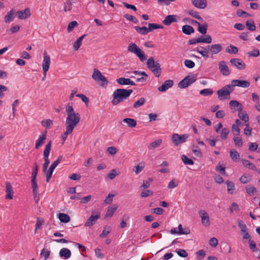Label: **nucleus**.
<instances>
[{
  "mask_svg": "<svg viewBox=\"0 0 260 260\" xmlns=\"http://www.w3.org/2000/svg\"><path fill=\"white\" fill-rule=\"evenodd\" d=\"M86 34L82 35V36L79 37L74 43L73 45V48L75 51H77L79 49V48L82 45V40L85 37V36H86Z\"/></svg>",
  "mask_w": 260,
  "mask_h": 260,
  "instance_id": "32",
  "label": "nucleus"
},
{
  "mask_svg": "<svg viewBox=\"0 0 260 260\" xmlns=\"http://www.w3.org/2000/svg\"><path fill=\"white\" fill-rule=\"evenodd\" d=\"M233 140L236 147H241L243 146V142L241 138L239 137H234Z\"/></svg>",
  "mask_w": 260,
  "mask_h": 260,
  "instance_id": "49",
  "label": "nucleus"
},
{
  "mask_svg": "<svg viewBox=\"0 0 260 260\" xmlns=\"http://www.w3.org/2000/svg\"><path fill=\"white\" fill-rule=\"evenodd\" d=\"M17 17L21 20L25 19L30 16L31 13L28 8H26L23 11H18L16 13Z\"/></svg>",
  "mask_w": 260,
  "mask_h": 260,
  "instance_id": "18",
  "label": "nucleus"
},
{
  "mask_svg": "<svg viewBox=\"0 0 260 260\" xmlns=\"http://www.w3.org/2000/svg\"><path fill=\"white\" fill-rule=\"evenodd\" d=\"M230 130L228 127H224L221 129L219 132L220 137L223 139L225 140L227 138L229 134L230 133Z\"/></svg>",
  "mask_w": 260,
  "mask_h": 260,
  "instance_id": "39",
  "label": "nucleus"
},
{
  "mask_svg": "<svg viewBox=\"0 0 260 260\" xmlns=\"http://www.w3.org/2000/svg\"><path fill=\"white\" fill-rule=\"evenodd\" d=\"M188 14L191 16L192 17L199 20H202V18L199 15L198 12L193 11V10H190L188 12Z\"/></svg>",
  "mask_w": 260,
  "mask_h": 260,
  "instance_id": "57",
  "label": "nucleus"
},
{
  "mask_svg": "<svg viewBox=\"0 0 260 260\" xmlns=\"http://www.w3.org/2000/svg\"><path fill=\"white\" fill-rule=\"evenodd\" d=\"M246 192L250 195L253 196L255 193L257 192V190L255 187L251 186L250 185L246 186L245 187Z\"/></svg>",
  "mask_w": 260,
  "mask_h": 260,
  "instance_id": "48",
  "label": "nucleus"
},
{
  "mask_svg": "<svg viewBox=\"0 0 260 260\" xmlns=\"http://www.w3.org/2000/svg\"><path fill=\"white\" fill-rule=\"evenodd\" d=\"M218 67L219 71L222 75L227 76L230 74V70L225 61L223 60L220 61L218 63Z\"/></svg>",
  "mask_w": 260,
  "mask_h": 260,
  "instance_id": "14",
  "label": "nucleus"
},
{
  "mask_svg": "<svg viewBox=\"0 0 260 260\" xmlns=\"http://www.w3.org/2000/svg\"><path fill=\"white\" fill-rule=\"evenodd\" d=\"M184 63L185 66L189 69L193 68L195 66L194 62L189 59H185Z\"/></svg>",
  "mask_w": 260,
  "mask_h": 260,
  "instance_id": "63",
  "label": "nucleus"
},
{
  "mask_svg": "<svg viewBox=\"0 0 260 260\" xmlns=\"http://www.w3.org/2000/svg\"><path fill=\"white\" fill-rule=\"evenodd\" d=\"M117 206H115L114 207H108L105 216V218L111 217L113 216L114 213L117 210Z\"/></svg>",
  "mask_w": 260,
  "mask_h": 260,
  "instance_id": "40",
  "label": "nucleus"
},
{
  "mask_svg": "<svg viewBox=\"0 0 260 260\" xmlns=\"http://www.w3.org/2000/svg\"><path fill=\"white\" fill-rule=\"evenodd\" d=\"M147 67L153 74L157 77H159L161 74L160 64L158 61H155L153 57H150L147 60Z\"/></svg>",
  "mask_w": 260,
  "mask_h": 260,
  "instance_id": "3",
  "label": "nucleus"
},
{
  "mask_svg": "<svg viewBox=\"0 0 260 260\" xmlns=\"http://www.w3.org/2000/svg\"><path fill=\"white\" fill-rule=\"evenodd\" d=\"M229 106L231 107L232 109H240V108H242L241 104L237 101L232 100L229 103Z\"/></svg>",
  "mask_w": 260,
  "mask_h": 260,
  "instance_id": "42",
  "label": "nucleus"
},
{
  "mask_svg": "<svg viewBox=\"0 0 260 260\" xmlns=\"http://www.w3.org/2000/svg\"><path fill=\"white\" fill-rule=\"evenodd\" d=\"M237 15L239 17H243L244 18H246L249 16H251L250 14L240 9L238 10L237 11Z\"/></svg>",
  "mask_w": 260,
  "mask_h": 260,
  "instance_id": "62",
  "label": "nucleus"
},
{
  "mask_svg": "<svg viewBox=\"0 0 260 260\" xmlns=\"http://www.w3.org/2000/svg\"><path fill=\"white\" fill-rule=\"evenodd\" d=\"M215 170L220 173L221 175H225L226 173L225 168L220 164H218L216 167Z\"/></svg>",
  "mask_w": 260,
  "mask_h": 260,
  "instance_id": "59",
  "label": "nucleus"
},
{
  "mask_svg": "<svg viewBox=\"0 0 260 260\" xmlns=\"http://www.w3.org/2000/svg\"><path fill=\"white\" fill-rule=\"evenodd\" d=\"M182 32L186 35H190L194 32V28L188 25H185L182 26Z\"/></svg>",
  "mask_w": 260,
  "mask_h": 260,
  "instance_id": "38",
  "label": "nucleus"
},
{
  "mask_svg": "<svg viewBox=\"0 0 260 260\" xmlns=\"http://www.w3.org/2000/svg\"><path fill=\"white\" fill-rule=\"evenodd\" d=\"M31 188L32 190V192H38V186L37 185V182L36 178H31Z\"/></svg>",
  "mask_w": 260,
  "mask_h": 260,
  "instance_id": "52",
  "label": "nucleus"
},
{
  "mask_svg": "<svg viewBox=\"0 0 260 260\" xmlns=\"http://www.w3.org/2000/svg\"><path fill=\"white\" fill-rule=\"evenodd\" d=\"M197 41L199 43H205L209 44L212 42V38L210 36L206 35L205 36V38H203V37H201L197 38Z\"/></svg>",
  "mask_w": 260,
  "mask_h": 260,
  "instance_id": "35",
  "label": "nucleus"
},
{
  "mask_svg": "<svg viewBox=\"0 0 260 260\" xmlns=\"http://www.w3.org/2000/svg\"><path fill=\"white\" fill-rule=\"evenodd\" d=\"M6 199L11 200L13 199V190L10 182L6 183Z\"/></svg>",
  "mask_w": 260,
  "mask_h": 260,
  "instance_id": "25",
  "label": "nucleus"
},
{
  "mask_svg": "<svg viewBox=\"0 0 260 260\" xmlns=\"http://www.w3.org/2000/svg\"><path fill=\"white\" fill-rule=\"evenodd\" d=\"M196 50L200 54H201L204 58H208V51L207 48L202 46H199L196 49Z\"/></svg>",
  "mask_w": 260,
  "mask_h": 260,
  "instance_id": "28",
  "label": "nucleus"
},
{
  "mask_svg": "<svg viewBox=\"0 0 260 260\" xmlns=\"http://www.w3.org/2000/svg\"><path fill=\"white\" fill-rule=\"evenodd\" d=\"M232 132L234 136H238L240 135V129L237 125L233 124L232 126Z\"/></svg>",
  "mask_w": 260,
  "mask_h": 260,
  "instance_id": "58",
  "label": "nucleus"
},
{
  "mask_svg": "<svg viewBox=\"0 0 260 260\" xmlns=\"http://www.w3.org/2000/svg\"><path fill=\"white\" fill-rule=\"evenodd\" d=\"M58 217L59 220L62 222L67 223L70 220V216L65 213H59L58 214Z\"/></svg>",
  "mask_w": 260,
  "mask_h": 260,
  "instance_id": "37",
  "label": "nucleus"
},
{
  "mask_svg": "<svg viewBox=\"0 0 260 260\" xmlns=\"http://www.w3.org/2000/svg\"><path fill=\"white\" fill-rule=\"evenodd\" d=\"M50 251L46 250L45 248H43L41 251L40 255L44 257V258H45L44 260H47V259L48 258V257L50 255Z\"/></svg>",
  "mask_w": 260,
  "mask_h": 260,
  "instance_id": "64",
  "label": "nucleus"
},
{
  "mask_svg": "<svg viewBox=\"0 0 260 260\" xmlns=\"http://www.w3.org/2000/svg\"><path fill=\"white\" fill-rule=\"evenodd\" d=\"M234 90L230 84H228L217 91L218 99L221 101L229 100L231 98L230 94Z\"/></svg>",
  "mask_w": 260,
  "mask_h": 260,
  "instance_id": "4",
  "label": "nucleus"
},
{
  "mask_svg": "<svg viewBox=\"0 0 260 260\" xmlns=\"http://www.w3.org/2000/svg\"><path fill=\"white\" fill-rule=\"evenodd\" d=\"M241 236H242L243 240H247L248 241H250L251 239V236L249 233V229L244 232H240Z\"/></svg>",
  "mask_w": 260,
  "mask_h": 260,
  "instance_id": "53",
  "label": "nucleus"
},
{
  "mask_svg": "<svg viewBox=\"0 0 260 260\" xmlns=\"http://www.w3.org/2000/svg\"><path fill=\"white\" fill-rule=\"evenodd\" d=\"M73 131V130L66 127V131L61 136V139L63 140V142H64L66 140V139L68 137V136L69 135L72 134Z\"/></svg>",
  "mask_w": 260,
  "mask_h": 260,
  "instance_id": "55",
  "label": "nucleus"
},
{
  "mask_svg": "<svg viewBox=\"0 0 260 260\" xmlns=\"http://www.w3.org/2000/svg\"><path fill=\"white\" fill-rule=\"evenodd\" d=\"M133 92L132 89H125L119 88L116 89L113 93V100L112 104L114 105H117L119 103L126 100Z\"/></svg>",
  "mask_w": 260,
  "mask_h": 260,
  "instance_id": "2",
  "label": "nucleus"
},
{
  "mask_svg": "<svg viewBox=\"0 0 260 260\" xmlns=\"http://www.w3.org/2000/svg\"><path fill=\"white\" fill-rule=\"evenodd\" d=\"M238 226L240 229V232H244V231L248 230L247 225L242 220H239L238 221Z\"/></svg>",
  "mask_w": 260,
  "mask_h": 260,
  "instance_id": "61",
  "label": "nucleus"
},
{
  "mask_svg": "<svg viewBox=\"0 0 260 260\" xmlns=\"http://www.w3.org/2000/svg\"><path fill=\"white\" fill-rule=\"evenodd\" d=\"M153 194V192L151 190H145L141 192L140 194V197L141 198H146L148 197L152 196Z\"/></svg>",
  "mask_w": 260,
  "mask_h": 260,
  "instance_id": "56",
  "label": "nucleus"
},
{
  "mask_svg": "<svg viewBox=\"0 0 260 260\" xmlns=\"http://www.w3.org/2000/svg\"><path fill=\"white\" fill-rule=\"evenodd\" d=\"M188 137V134L179 135L178 134H174L172 136L171 140L175 146H178L185 142Z\"/></svg>",
  "mask_w": 260,
  "mask_h": 260,
  "instance_id": "9",
  "label": "nucleus"
},
{
  "mask_svg": "<svg viewBox=\"0 0 260 260\" xmlns=\"http://www.w3.org/2000/svg\"><path fill=\"white\" fill-rule=\"evenodd\" d=\"M230 154V157L234 161H237L240 159V155L236 150H231Z\"/></svg>",
  "mask_w": 260,
  "mask_h": 260,
  "instance_id": "36",
  "label": "nucleus"
},
{
  "mask_svg": "<svg viewBox=\"0 0 260 260\" xmlns=\"http://www.w3.org/2000/svg\"><path fill=\"white\" fill-rule=\"evenodd\" d=\"M230 62L238 70H243L246 68V64L241 59L232 58L230 59Z\"/></svg>",
  "mask_w": 260,
  "mask_h": 260,
  "instance_id": "12",
  "label": "nucleus"
},
{
  "mask_svg": "<svg viewBox=\"0 0 260 260\" xmlns=\"http://www.w3.org/2000/svg\"><path fill=\"white\" fill-rule=\"evenodd\" d=\"M117 82L122 85H135L136 84L134 82L128 78H119L116 80Z\"/></svg>",
  "mask_w": 260,
  "mask_h": 260,
  "instance_id": "24",
  "label": "nucleus"
},
{
  "mask_svg": "<svg viewBox=\"0 0 260 260\" xmlns=\"http://www.w3.org/2000/svg\"><path fill=\"white\" fill-rule=\"evenodd\" d=\"M232 89H235V87H240L242 88H247L250 85V82L247 80H240L237 79H234L231 81L230 84Z\"/></svg>",
  "mask_w": 260,
  "mask_h": 260,
  "instance_id": "10",
  "label": "nucleus"
},
{
  "mask_svg": "<svg viewBox=\"0 0 260 260\" xmlns=\"http://www.w3.org/2000/svg\"><path fill=\"white\" fill-rule=\"evenodd\" d=\"M66 112L67 117L66 120V125L67 128L74 130V128L79 123L80 120V114L76 113L72 105H68L66 107Z\"/></svg>",
  "mask_w": 260,
  "mask_h": 260,
  "instance_id": "1",
  "label": "nucleus"
},
{
  "mask_svg": "<svg viewBox=\"0 0 260 260\" xmlns=\"http://www.w3.org/2000/svg\"><path fill=\"white\" fill-rule=\"evenodd\" d=\"M213 93V91L210 88H205L200 91V94L203 96L211 95Z\"/></svg>",
  "mask_w": 260,
  "mask_h": 260,
  "instance_id": "47",
  "label": "nucleus"
},
{
  "mask_svg": "<svg viewBox=\"0 0 260 260\" xmlns=\"http://www.w3.org/2000/svg\"><path fill=\"white\" fill-rule=\"evenodd\" d=\"M123 121L131 128L135 127L137 125L136 120L133 118H125L123 119Z\"/></svg>",
  "mask_w": 260,
  "mask_h": 260,
  "instance_id": "29",
  "label": "nucleus"
},
{
  "mask_svg": "<svg viewBox=\"0 0 260 260\" xmlns=\"http://www.w3.org/2000/svg\"><path fill=\"white\" fill-rule=\"evenodd\" d=\"M47 138V132L40 135L38 139L37 140L35 144V148L38 149L40 146H42L45 142Z\"/></svg>",
  "mask_w": 260,
  "mask_h": 260,
  "instance_id": "20",
  "label": "nucleus"
},
{
  "mask_svg": "<svg viewBox=\"0 0 260 260\" xmlns=\"http://www.w3.org/2000/svg\"><path fill=\"white\" fill-rule=\"evenodd\" d=\"M52 142L50 141L45 146V150L43 152V156L44 159V163L43 165V170L44 173H46L47 168L50 164L49 159V155L51 150Z\"/></svg>",
  "mask_w": 260,
  "mask_h": 260,
  "instance_id": "7",
  "label": "nucleus"
},
{
  "mask_svg": "<svg viewBox=\"0 0 260 260\" xmlns=\"http://www.w3.org/2000/svg\"><path fill=\"white\" fill-rule=\"evenodd\" d=\"M92 78L94 81L98 82L102 87L107 86L109 83L106 78L102 74L101 72L98 69L96 68L93 70Z\"/></svg>",
  "mask_w": 260,
  "mask_h": 260,
  "instance_id": "6",
  "label": "nucleus"
},
{
  "mask_svg": "<svg viewBox=\"0 0 260 260\" xmlns=\"http://www.w3.org/2000/svg\"><path fill=\"white\" fill-rule=\"evenodd\" d=\"M59 255L60 257L67 259L71 257V252L67 248H62L60 250Z\"/></svg>",
  "mask_w": 260,
  "mask_h": 260,
  "instance_id": "23",
  "label": "nucleus"
},
{
  "mask_svg": "<svg viewBox=\"0 0 260 260\" xmlns=\"http://www.w3.org/2000/svg\"><path fill=\"white\" fill-rule=\"evenodd\" d=\"M162 143V140L161 139H157L151 143H150L148 145V149L149 150H153L154 149L156 148H157L159 147L160 144Z\"/></svg>",
  "mask_w": 260,
  "mask_h": 260,
  "instance_id": "30",
  "label": "nucleus"
},
{
  "mask_svg": "<svg viewBox=\"0 0 260 260\" xmlns=\"http://www.w3.org/2000/svg\"><path fill=\"white\" fill-rule=\"evenodd\" d=\"M241 161L245 167L249 169L255 171L256 172L258 173V174H260V169H257L253 164L251 163L249 160L247 159H242L241 160Z\"/></svg>",
  "mask_w": 260,
  "mask_h": 260,
  "instance_id": "19",
  "label": "nucleus"
},
{
  "mask_svg": "<svg viewBox=\"0 0 260 260\" xmlns=\"http://www.w3.org/2000/svg\"><path fill=\"white\" fill-rule=\"evenodd\" d=\"M127 51L135 54L141 61L146 60L144 52L135 43H130L127 47Z\"/></svg>",
  "mask_w": 260,
  "mask_h": 260,
  "instance_id": "5",
  "label": "nucleus"
},
{
  "mask_svg": "<svg viewBox=\"0 0 260 260\" xmlns=\"http://www.w3.org/2000/svg\"><path fill=\"white\" fill-rule=\"evenodd\" d=\"M246 26L247 29L250 31H254L256 29L254 21L252 20L247 21L246 22Z\"/></svg>",
  "mask_w": 260,
  "mask_h": 260,
  "instance_id": "45",
  "label": "nucleus"
},
{
  "mask_svg": "<svg viewBox=\"0 0 260 260\" xmlns=\"http://www.w3.org/2000/svg\"><path fill=\"white\" fill-rule=\"evenodd\" d=\"M145 102L146 100L144 98H141L133 104V107L134 108H138L142 106L145 104Z\"/></svg>",
  "mask_w": 260,
  "mask_h": 260,
  "instance_id": "46",
  "label": "nucleus"
},
{
  "mask_svg": "<svg viewBox=\"0 0 260 260\" xmlns=\"http://www.w3.org/2000/svg\"><path fill=\"white\" fill-rule=\"evenodd\" d=\"M177 16L175 15H169L167 16L163 20V23L166 25H170L171 23L177 22Z\"/></svg>",
  "mask_w": 260,
  "mask_h": 260,
  "instance_id": "21",
  "label": "nucleus"
},
{
  "mask_svg": "<svg viewBox=\"0 0 260 260\" xmlns=\"http://www.w3.org/2000/svg\"><path fill=\"white\" fill-rule=\"evenodd\" d=\"M16 13L14 9H11L4 17V20L6 23H10L13 21L14 19V15Z\"/></svg>",
  "mask_w": 260,
  "mask_h": 260,
  "instance_id": "26",
  "label": "nucleus"
},
{
  "mask_svg": "<svg viewBox=\"0 0 260 260\" xmlns=\"http://www.w3.org/2000/svg\"><path fill=\"white\" fill-rule=\"evenodd\" d=\"M225 184L227 186V190L230 194H233L235 190V184L233 182L229 180H227L225 182Z\"/></svg>",
  "mask_w": 260,
  "mask_h": 260,
  "instance_id": "33",
  "label": "nucleus"
},
{
  "mask_svg": "<svg viewBox=\"0 0 260 260\" xmlns=\"http://www.w3.org/2000/svg\"><path fill=\"white\" fill-rule=\"evenodd\" d=\"M199 213L201 218V222L203 225L206 227L209 226L210 224L209 216L207 212L204 210H201Z\"/></svg>",
  "mask_w": 260,
  "mask_h": 260,
  "instance_id": "11",
  "label": "nucleus"
},
{
  "mask_svg": "<svg viewBox=\"0 0 260 260\" xmlns=\"http://www.w3.org/2000/svg\"><path fill=\"white\" fill-rule=\"evenodd\" d=\"M194 22L198 24V31L203 35L206 34L207 32V27H208L207 24L205 23V24L202 25L199 22H197V21H194Z\"/></svg>",
  "mask_w": 260,
  "mask_h": 260,
  "instance_id": "31",
  "label": "nucleus"
},
{
  "mask_svg": "<svg viewBox=\"0 0 260 260\" xmlns=\"http://www.w3.org/2000/svg\"><path fill=\"white\" fill-rule=\"evenodd\" d=\"M111 229L109 226H106L104 228L102 233L100 235L101 238L106 237L111 232Z\"/></svg>",
  "mask_w": 260,
  "mask_h": 260,
  "instance_id": "51",
  "label": "nucleus"
},
{
  "mask_svg": "<svg viewBox=\"0 0 260 260\" xmlns=\"http://www.w3.org/2000/svg\"><path fill=\"white\" fill-rule=\"evenodd\" d=\"M50 62V57L49 55L47 54V52L45 51L43 53V60L42 62V69L43 72H47L48 71Z\"/></svg>",
  "mask_w": 260,
  "mask_h": 260,
  "instance_id": "13",
  "label": "nucleus"
},
{
  "mask_svg": "<svg viewBox=\"0 0 260 260\" xmlns=\"http://www.w3.org/2000/svg\"><path fill=\"white\" fill-rule=\"evenodd\" d=\"M101 217L100 213L96 215H91L86 220L84 226L86 227H90L95 224V222Z\"/></svg>",
  "mask_w": 260,
  "mask_h": 260,
  "instance_id": "15",
  "label": "nucleus"
},
{
  "mask_svg": "<svg viewBox=\"0 0 260 260\" xmlns=\"http://www.w3.org/2000/svg\"><path fill=\"white\" fill-rule=\"evenodd\" d=\"M208 49L212 55L216 54L221 52L222 50V47L220 44H212L208 46Z\"/></svg>",
  "mask_w": 260,
  "mask_h": 260,
  "instance_id": "16",
  "label": "nucleus"
},
{
  "mask_svg": "<svg viewBox=\"0 0 260 260\" xmlns=\"http://www.w3.org/2000/svg\"><path fill=\"white\" fill-rule=\"evenodd\" d=\"M238 111H239L238 116L239 118L245 123H248L249 117L246 112L242 111V108L238 109Z\"/></svg>",
  "mask_w": 260,
  "mask_h": 260,
  "instance_id": "27",
  "label": "nucleus"
},
{
  "mask_svg": "<svg viewBox=\"0 0 260 260\" xmlns=\"http://www.w3.org/2000/svg\"><path fill=\"white\" fill-rule=\"evenodd\" d=\"M164 26L161 25L156 24V23H149L148 30L149 32L152 31L154 29L162 28Z\"/></svg>",
  "mask_w": 260,
  "mask_h": 260,
  "instance_id": "44",
  "label": "nucleus"
},
{
  "mask_svg": "<svg viewBox=\"0 0 260 260\" xmlns=\"http://www.w3.org/2000/svg\"><path fill=\"white\" fill-rule=\"evenodd\" d=\"M135 28L138 33L143 35H146L149 32L148 27L146 26L140 27L136 26L135 27Z\"/></svg>",
  "mask_w": 260,
  "mask_h": 260,
  "instance_id": "41",
  "label": "nucleus"
},
{
  "mask_svg": "<svg viewBox=\"0 0 260 260\" xmlns=\"http://www.w3.org/2000/svg\"><path fill=\"white\" fill-rule=\"evenodd\" d=\"M225 51L230 54H237L238 52V48L233 45H230L226 47Z\"/></svg>",
  "mask_w": 260,
  "mask_h": 260,
  "instance_id": "43",
  "label": "nucleus"
},
{
  "mask_svg": "<svg viewBox=\"0 0 260 260\" xmlns=\"http://www.w3.org/2000/svg\"><path fill=\"white\" fill-rule=\"evenodd\" d=\"M174 82L172 80H167L165 81L158 88V90L161 92H165L169 88L173 86Z\"/></svg>",
  "mask_w": 260,
  "mask_h": 260,
  "instance_id": "17",
  "label": "nucleus"
},
{
  "mask_svg": "<svg viewBox=\"0 0 260 260\" xmlns=\"http://www.w3.org/2000/svg\"><path fill=\"white\" fill-rule=\"evenodd\" d=\"M181 159L185 165H192L193 164V160L184 154L182 155Z\"/></svg>",
  "mask_w": 260,
  "mask_h": 260,
  "instance_id": "50",
  "label": "nucleus"
},
{
  "mask_svg": "<svg viewBox=\"0 0 260 260\" xmlns=\"http://www.w3.org/2000/svg\"><path fill=\"white\" fill-rule=\"evenodd\" d=\"M192 5L199 9H204L207 6L206 0H191Z\"/></svg>",
  "mask_w": 260,
  "mask_h": 260,
  "instance_id": "22",
  "label": "nucleus"
},
{
  "mask_svg": "<svg viewBox=\"0 0 260 260\" xmlns=\"http://www.w3.org/2000/svg\"><path fill=\"white\" fill-rule=\"evenodd\" d=\"M196 255L197 260H202L206 255V252L203 249L200 250L196 252Z\"/></svg>",
  "mask_w": 260,
  "mask_h": 260,
  "instance_id": "54",
  "label": "nucleus"
},
{
  "mask_svg": "<svg viewBox=\"0 0 260 260\" xmlns=\"http://www.w3.org/2000/svg\"><path fill=\"white\" fill-rule=\"evenodd\" d=\"M41 124L44 127L48 128L52 124V121L49 119H45L41 121Z\"/></svg>",
  "mask_w": 260,
  "mask_h": 260,
  "instance_id": "60",
  "label": "nucleus"
},
{
  "mask_svg": "<svg viewBox=\"0 0 260 260\" xmlns=\"http://www.w3.org/2000/svg\"><path fill=\"white\" fill-rule=\"evenodd\" d=\"M76 0H67L64 4V11L65 12L70 11L72 9V5Z\"/></svg>",
  "mask_w": 260,
  "mask_h": 260,
  "instance_id": "34",
  "label": "nucleus"
},
{
  "mask_svg": "<svg viewBox=\"0 0 260 260\" xmlns=\"http://www.w3.org/2000/svg\"><path fill=\"white\" fill-rule=\"evenodd\" d=\"M197 80L196 75L187 76L180 81L178 85L180 88H185L194 83Z\"/></svg>",
  "mask_w": 260,
  "mask_h": 260,
  "instance_id": "8",
  "label": "nucleus"
}]
</instances>
